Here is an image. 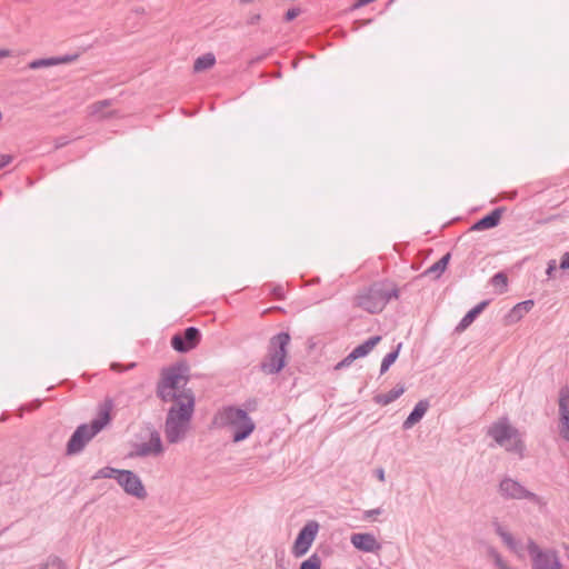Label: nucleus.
<instances>
[{
    "label": "nucleus",
    "instance_id": "22",
    "mask_svg": "<svg viewBox=\"0 0 569 569\" xmlns=\"http://www.w3.org/2000/svg\"><path fill=\"white\" fill-rule=\"evenodd\" d=\"M450 260V253L445 254L441 257L437 262H435L432 266H430L426 273L427 274H433L436 277H440L441 273L446 270L448 263Z\"/></svg>",
    "mask_w": 569,
    "mask_h": 569
},
{
    "label": "nucleus",
    "instance_id": "24",
    "mask_svg": "<svg viewBox=\"0 0 569 569\" xmlns=\"http://www.w3.org/2000/svg\"><path fill=\"white\" fill-rule=\"evenodd\" d=\"M532 307H533L532 300H526V301L519 302L511 309L510 317L519 320L520 318L523 317V315L526 312L530 311Z\"/></svg>",
    "mask_w": 569,
    "mask_h": 569
},
{
    "label": "nucleus",
    "instance_id": "37",
    "mask_svg": "<svg viewBox=\"0 0 569 569\" xmlns=\"http://www.w3.org/2000/svg\"><path fill=\"white\" fill-rule=\"evenodd\" d=\"M69 143L67 137H59L54 140V149H60Z\"/></svg>",
    "mask_w": 569,
    "mask_h": 569
},
{
    "label": "nucleus",
    "instance_id": "31",
    "mask_svg": "<svg viewBox=\"0 0 569 569\" xmlns=\"http://www.w3.org/2000/svg\"><path fill=\"white\" fill-rule=\"evenodd\" d=\"M79 54H64V56H59V57H52L53 61H54V66H58V64H67V63H70V62H73L78 59Z\"/></svg>",
    "mask_w": 569,
    "mask_h": 569
},
{
    "label": "nucleus",
    "instance_id": "8",
    "mask_svg": "<svg viewBox=\"0 0 569 569\" xmlns=\"http://www.w3.org/2000/svg\"><path fill=\"white\" fill-rule=\"evenodd\" d=\"M527 551L532 569H563L558 551L553 548L542 549L533 539L529 538Z\"/></svg>",
    "mask_w": 569,
    "mask_h": 569
},
{
    "label": "nucleus",
    "instance_id": "44",
    "mask_svg": "<svg viewBox=\"0 0 569 569\" xmlns=\"http://www.w3.org/2000/svg\"><path fill=\"white\" fill-rule=\"evenodd\" d=\"M274 293L279 297V298H282V288L281 287H278L274 289Z\"/></svg>",
    "mask_w": 569,
    "mask_h": 569
},
{
    "label": "nucleus",
    "instance_id": "38",
    "mask_svg": "<svg viewBox=\"0 0 569 569\" xmlns=\"http://www.w3.org/2000/svg\"><path fill=\"white\" fill-rule=\"evenodd\" d=\"M136 367L134 362H131L127 368H122L120 363H112L111 369L114 371H126Z\"/></svg>",
    "mask_w": 569,
    "mask_h": 569
},
{
    "label": "nucleus",
    "instance_id": "33",
    "mask_svg": "<svg viewBox=\"0 0 569 569\" xmlns=\"http://www.w3.org/2000/svg\"><path fill=\"white\" fill-rule=\"evenodd\" d=\"M382 508H375L370 510H366L363 512V520H373L377 516L382 513Z\"/></svg>",
    "mask_w": 569,
    "mask_h": 569
},
{
    "label": "nucleus",
    "instance_id": "23",
    "mask_svg": "<svg viewBox=\"0 0 569 569\" xmlns=\"http://www.w3.org/2000/svg\"><path fill=\"white\" fill-rule=\"evenodd\" d=\"M401 347H402V343H398V346L396 347L395 350L390 351L389 353H387L383 357V359L381 361V366H380L381 375L387 372L389 370V368L395 363V361L397 360V358L399 356Z\"/></svg>",
    "mask_w": 569,
    "mask_h": 569
},
{
    "label": "nucleus",
    "instance_id": "15",
    "mask_svg": "<svg viewBox=\"0 0 569 569\" xmlns=\"http://www.w3.org/2000/svg\"><path fill=\"white\" fill-rule=\"evenodd\" d=\"M351 545L359 551L378 553L382 549V545L371 532H357L350 537Z\"/></svg>",
    "mask_w": 569,
    "mask_h": 569
},
{
    "label": "nucleus",
    "instance_id": "30",
    "mask_svg": "<svg viewBox=\"0 0 569 569\" xmlns=\"http://www.w3.org/2000/svg\"><path fill=\"white\" fill-rule=\"evenodd\" d=\"M321 560L318 555L310 556L307 560L302 561L299 569H320Z\"/></svg>",
    "mask_w": 569,
    "mask_h": 569
},
{
    "label": "nucleus",
    "instance_id": "46",
    "mask_svg": "<svg viewBox=\"0 0 569 569\" xmlns=\"http://www.w3.org/2000/svg\"><path fill=\"white\" fill-rule=\"evenodd\" d=\"M566 551H567V556H568V559H569V546H566Z\"/></svg>",
    "mask_w": 569,
    "mask_h": 569
},
{
    "label": "nucleus",
    "instance_id": "18",
    "mask_svg": "<svg viewBox=\"0 0 569 569\" xmlns=\"http://www.w3.org/2000/svg\"><path fill=\"white\" fill-rule=\"evenodd\" d=\"M489 305V300H483L476 305L472 309H470L463 318L458 323L456 330L457 331H463L466 330L475 320L476 318L483 311V309Z\"/></svg>",
    "mask_w": 569,
    "mask_h": 569
},
{
    "label": "nucleus",
    "instance_id": "41",
    "mask_svg": "<svg viewBox=\"0 0 569 569\" xmlns=\"http://www.w3.org/2000/svg\"><path fill=\"white\" fill-rule=\"evenodd\" d=\"M496 532L499 537L507 532V530L499 523H496Z\"/></svg>",
    "mask_w": 569,
    "mask_h": 569
},
{
    "label": "nucleus",
    "instance_id": "42",
    "mask_svg": "<svg viewBox=\"0 0 569 569\" xmlns=\"http://www.w3.org/2000/svg\"><path fill=\"white\" fill-rule=\"evenodd\" d=\"M10 56V51L7 49H0V59L7 58Z\"/></svg>",
    "mask_w": 569,
    "mask_h": 569
},
{
    "label": "nucleus",
    "instance_id": "27",
    "mask_svg": "<svg viewBox=\"0 0 569 569\" xmlns=\"http://www.w3.org/2000/svg\"><path fill=\"white\" fill-rule=\"evenodd\" d=\"M39 569H66V566L60 558L51 556L39 567Z\"/></svg>",
    "mask_w": 569,
    "mask_h": 569
},
{
    "label": "nucleus",
    "instance_id": "21",
    "mask_svg": "<svg viewBox=\"0 0 569 569\" xmlns=\"http://www.w3.org/2000/svg\"><path fill=\"white\" fill-rule=\"evenodd\" d=\"M214 63L216 57L212 53H204L196 59L193 69L196 72H200L210 69Z\"/></svg>",
    "mask_w": 569,
    "mask_h": 569
},
{
    "label": "nucleus",
    "instance_id": "1",
    "mask_svg": "<svg viewBox=\"0 0 569 569\" xmlns=\"http://www.w3.org/2000/svg\"><path fill=\"white\" fill-rule=\"evenodd\" d=\"M212 423L231 433L234 443L244 441L256 430V422L249 413L237 406H223L213 416Z\"/></svg>",
    "mask_w": 569,
    "mask_h": 569
},
{
    "label": "nucleus",
    "instance_id": "39",
    "mask_svg": "<svg viewBox=\"0 0 569 569\" xmlns=\"http://www.w3.org/2000/svg\"><path fill=\"white\" fill-rule=\"evenodd\" d=\"M560 268L563 270L569 269V251L562 256L560 261Z\"/></svg>",
    "mask_w": 569,
    "mask_h": 569
},
{
    "label": "nucleus",
    "instance_id": "45",
    "mask_svg": "<svg viewBox=\"0 0 569 569\" xmlns=\"http://www.w3.org/2000/svg\"><path fill=\"white\" fill-rule=\"evenodd\" d=\"M496 562H497L498 566H501L502 560H501V557L499 555L496 556Z\"/></svg>",
    "mask_w": 569,
    "mask_h": 569
},
{
    "label": "nucleus",
    "instance_id": "3",
    "mask_svg": "<svg viewBox=\"0 0 569 569\" xmlns=\"http://www.w3.org/2000/svg\"><path fill=\"white\" fill-rule=\"evenodd\" d=\"M113 401L107 399L99 408L98 417L90 423H82L77 427L67 443V455L73 456L83 451L88 442L96 437L111 420L110 412Z\"/></svg>",
    "mask_w": 569,
    "mask_h": 569
},
{
    "label": "nucleus",
    "instance_id": "28",
    "mask_svg": "<svg viewBox=\"0 0 569 569\" xmlns=\"http://www.w3.org/2000/svg\"><path fill=\"white\" fill-rule=\"evenodd\" d=\"M53 66H54V61H53L52 57H50V58L36 59V60L31 61L28 64V68L32 69V70H37V69L48 68V67H53Z\"/></svg>",
    "mask_w": 569,
    "mask_h": 569
},
{
    "label": "nucleus",
    "instance_id": "7",
    "mask_svg": "<svg viewBox=\"0 0 569 569\" xmlns=\"http://www.w3.org/2000/svg\"><path fill=\"white\" fill-rule=\"evenodd\" d=\"M290 342L288 332H279L270 339L268 355L260 363V369L266 375H276L286 366L287 347Z\"/></svg>",
    "mask_w": 569,
    "mask_h": 569
},
{
    "label": "nucleus",
    "instance_id": "14",
    "mask_svg": "<svg viewBox=\"0 0 569 569\" xmlns=\"http://www.w3.org/2000/svg\"><path fill=\"white\" fill-rule=\"evenodd\" d=\"M201 340L200 330L196 327H188L182 333L171 338V347L178 352H189L194 349Z\"/></svg>",
    "mask_w": 569,
    "mask_h": 569
},
{
    "label": "nucleus",
    "instance_id": "34",
    "mask_svg": "<svg viewBox=\"0 0 569 569\" xmlns=\"http://www.w3.org/2000/svg\"><path fill=\"white\" fill-rule=\"evenodd\" d=\"M502 541L512 550L516 549L517 547V543H516V540L513 538V536L510 533V532H506L503 533L501 537Z\"/></svg>",
    "mask_w": 569,
    "mask_h": 569
},
{
    "label": "nucleus",
    "instance_id": "26",
    "mask_svg": "<svg viewBox=\"0 0 569 569\" xmlns=\"http://www.w3.org/2000/svg\"><path fill=\"white\" fill-rule=\"evenodd\" d=\"M111 104L110 100H101L90 106V113L92 116H97L99 118H106L111 116V113H103L102 110Z\"/></svg>",
    "mask_w": 569,
    "mask_h": 569
},
{
    "label": "nucleus",
    "instance_id": "32",
    "mask_svg": "<svg viewBox=\"0 0 569 569\" xmlns=\"http://www.w3.org/2000/svg\"><path fill=\"white\" fill-rule=\"evenodd\" d=\"M356 359L353 358V356L351 353H349L347 357H345L341 361H339L336 366H335V369L336 370H340V369H343V368H347L349 367Z\"/></svg>",
    "mask_w": 569,
    "mask_h": 569
},
{
    "label": "nucleus",
    "instance_id": "6",
    "mask_svg": "<svg viewBox=\"0 0 569 569\" xmlns=\"http://www.w3.org/2000/svg\"><path fill=\"white\" fill-rule=\"evenodd\" d=\"M487 435L491 437L496 443L506 449L508 452L523 457L525 443L520 437L519 430L515 428L507 417H502L495 421L488 429Z\"/></svg>",
    "mask_w": 569,
    "mask_h": 569
},
{
    "label": "nucleus",
    "instance_id": "29",
    "mask_svg": "<svg viewBox=\"0 0 569 569\" xmlns=\"http://www.w3.org/2000/svg\"><path fill=\"white\" fill-rule=\"evenodd\" d=\"M491 283L496 288H500V292H503L508 286V278L503 272H497L491 278Z\"/></svg>",
    "mask_w": 569,
    "mask_h": 569
},
{
    "label": "nucleus",
    "instance_id": "43",
    "mask_svg": "<svg viewBox=\"0 0 569 569\" xmlns=\"http://www.w3.org/2000/svg\"><path fill=\"white\" fill-rule=\"evenodd\" d=\"M553 270H555V264H553V262H551V263H549V266L547 268V274L551 276Z\"/></svg>",
    "mask_w": 569,
    "mask_h": 569
},
{
    "label": "nucleus",
    "instance_id": "17",
    "mask_svg": "<svg viewBox=\"0 0 569 569\" xmlns=\"http://www.w3.org/2000/svg\"><path fill=\"white\" fill-rule=\"evenodd\" d=\"M429 408V401L423 399L416 403L412 411L409 413L407 419L402 423V428L405 430H408L412 428L417 422H419L422 417L426 415L427 410Z\"/></svg>",
    "mask_w": 569,
    "mask_h": 569
},
{
    "label": "nucleus",
    "instance_id": "11",
    "mask_svg": "<svg viewBox=\"0 0 569 569\" xmlns=\"http://www.w3.org/2000/svg\"><path fill=\"white\" fill-rule=\"evenodd\" d=\"M117 482L127 495L132 496L139 500H143L148 496V492L140 477L131 470L122 469L119 473V477L117 478Z\"/></svg>",
    "mask_w": 569,
    "mask_h": 569
},
{
    "label": "nucleus",
    "instance_id": "16",
    "mask_svg": "<svg viewBox=\"0 0 569 569\" xmlns=\"http://www.w3.org/2000/svg\"><path fill=\"white\" fill-rule=\"evenodd\" d=\"M505 209L502 207L496 208L489 214L482 217L471 227L473 231L488 230L497 227L501 220V216Z\"/></svg>",
    "mask_w": 569,
    "mask_h": 569
},
{
    "label": "nucleus",
    "instance_id": "12",
    "mask_svg": "<svg viewBox=\"0 0 569 569\" xmlns=\"http://www.w3.org/2000/svg\"><path fill=\"white\" fill-rule=\"evenodd\" d=\"M558 432L562 440L569 442V386L565 385L558 396Z\"/></svg>",
    "mask_w": 569,
    "mask_h": 569
},
{
    "label": "nucleus",
    "instance_id": "19",
    "mask_svg": "<svg viewBox=\"0 0 569 569\" xmlns=\"http://www.w3.org/2000/svg\"><path fill=\"white\" fill-rule=\"evenodd\" d=\"M381 340L380 336L370 337L368 340L356 347L350 353L357 360L366 357Z\"/></svg>",
    "mask_w": 569,
    "mask_h": 569
},
{
    "label": "nucleus",
    "instance_id": "4",
    "mask_svg": "<svg viewBox=\"0 0 569 569\" xmlns=\"http://www.w3.org/2000/svg\"><path fill=\"white\" fill-rule=\"evenodd\" d=\"M184 371H187V367L183 365L163 368L157 383L158 398L163 402H181L182 396H194L191 389L184 388L188 382V377L183 375Z\"/></svg>",
    "mask_w": 569,
    "mask_h": 569
},
{
    "label": "nucleus",
    "instance_id": "20",
    "mask_svg": "<svg viewBox=\"0 0 569 569\" xmlns=\"http://www.w3.org/2000/svg\"><path fill=\"white\" fill-rule=\"evenodd\" d=\"M405 392L403 386H397L386 393L377 395L375 401L381 406H387L397 400Z\"/></svg>",
    "mask_w": 569,
    "mask_h": 569
},
{
    "label": "nucleus",
    "instance_id": "13",
    "mask_svg": "<svg viewBox=\"0 0 569 569\" xmlns=\"http://www.w3.org/2000/svg\"><path fill=\"white\" fill-rule=\"evenodd\" d=\"M163 452V446L162 440L160 437V433L156 430H153L150 433V438L146 442H138L132 446V450L129 453V457H138V458H146V457H157L160 456Z\"/></svg>",
    "mask_w": 569,
    "mask_h": 569
},
{
    "label": "nucleus",
    "instance_id": "2",
    "mask_svg": "<svg viewBox=\"0 0 569 569\" xmlns=\"http://www.w3.org/2000/svg\"><path fill=\"white\" fill-rule=\"evenodd\" d=\"M194 411V396H182L167 413L164 436L169 443H178L184 439Z\"/></svg>",
    "mask_w": 569,
    "mask_h": 569
},
{
    "label": "nucleus",
    "instance_id": "9",
    "mask_svg": "<svg viewBox=\"0 0 569 569\" xmlns=\"http://www.w3.org/2000/svg\"><path fill=\"white\" fill-rule=\"evenodd\" d=\"M499 493L505 499L521 500L527 499L536 505H541V498L535 492L526 489L519 481L505 477L499 483Z\"/></svg>",
    "mask_w": 569,
    "mask_h": 569
},
{
    "label": "nucleus",
    "instance_id": "25",
    "mask_svg": "<svg viewBox=\"0 0 569 569\" xmlns=\"http://www.w3.org/2000/svg\"><path fill=\"white\" fill-rule=\"evenodd\" d=\"M121 470L122 469H116L112 467H103L94 473L92 479H114L117 481Z\"/></svg>",
    "mask_w": 569,
    "mask_h": 569
},
{
    "label": "nucleus",
    "instance_id": "35",
    "mask_svg": "<svg viewBox=\"0 0 569 569\" xmlns=\"http://www.w3.org/2000/svg\"><path fill=\"white\" fill-rule=\"evenodd\" d=\"M300 13V9L298 8H292V9H289L286 14H284V20L286 21H291L293 20L295 18H297Z\"/></svg>",
    "mask_w": 569,
    "mask_h": 569
},
{
    "label": "nucleus",
    "instance_id": "36",
    "mask_svg": "<svg viewBox=\"0 0 569 569\" xmlns=\"http://www.w3.org/2000/svg\"><path fill=\"white\" fill-rule=\"evenodd\" d=\"M13 160V157L11 154H0V170L11 163Z\"/></svg>",
    "mask_w": 569,
    "mask_h": 569
},
{
    "label": "nucleus",
    "instance_id": "10",
    "mask_svg": "<svg viewBox=\"0 0 569 569\" xmlns=\"http://www.w3.org/2000/svg\"><path fill=\"white\" fill-rule=\"evenodd\" d=\"M319 527L320 526L316 520H309L300 529L292 547V553L295 557H302L309 551L318 535Z\"/></svg>",
    "mask_w": 569,
    "mask_h": 569
},
{
    "label": "nucleus",
    "instance_id": "40",
    "mask_svg": "<svg viewBox=\"0 0 569 569\" xmlns=\"http://www.w3.org/2000/svg\"><path fill=\"white\" fill-rule=\"evenodd\" d=\"M375 475H376V477H377L381 482H383V481L386 480V478H385V470H383V468H377V469L375 470Z\"/></svg>",
    "mask_w": 569,
    "mask_h": 569
},
{
    "label": "nucleus",
    "instance_id": "5",
    "mask_svg": "<svg viewBox=\"0 0 569 569\" xmlns=\"http://www.w3.org/2000/svg\"><path fill=\"white\" fill-rule=\"evenodd\" d=\"M399 297V290L395 284L386 281L375 282L356 297L357 306L369 313L381 312L387 303Z\"/></svg>",
    "mask_w": 569,
    "mask_h": 569
}]
</instances>
